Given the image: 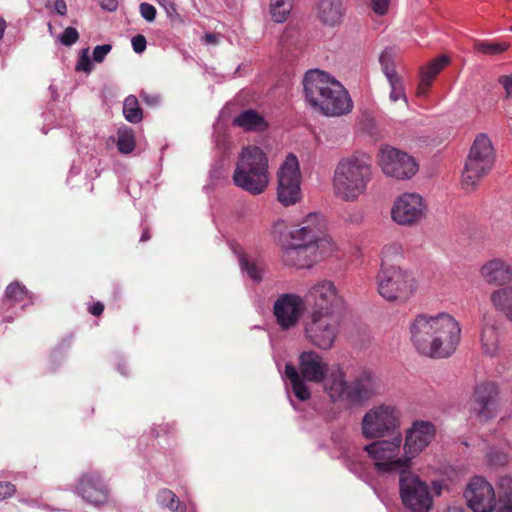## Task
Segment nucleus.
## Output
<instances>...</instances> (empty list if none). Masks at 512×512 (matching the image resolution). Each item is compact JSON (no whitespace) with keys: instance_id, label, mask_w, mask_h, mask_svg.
Instances as JSON below:
<instances>
[{"instance_id":"nucleus-1","label":"nucleus","mask_w":512,"mask_h":512,"mask_svg":"<svg viewBox=\"0 0 512 512\" xmlns=\"http://www.w3.org/2000/svg\"><path fill=\"white\" fill-rule=\"evenodd\" d=\"M326 218L319 213L308 214L298 227L290 228L277 220L271 233L287 248V255H297L298 267H310L332 251V241L327 235Z\"/></svg>"},{"instance_id":"nucleus-2","label":"nucleus","mask_w":512,"mask_h":512,"mask_svg":"<svg viewBox=\"0 0 512 512\" xmlns=\"http://www.w3.org/2000/svg\"><path fill=\"white\" fill-rule=\"evenodd\" d=\"M410 339L416 350L430 358H447L457 349L462 327L450 313L418 314L409 325Z\"/></svg>"},{"instance_id":"nucleus-3","label":"nucleus","mask_w":512,"mask_h":512,"mask_svg":"<svg viewBox=\"0 0 512 512\" xmlns=\"http://www.w3.org/2000/svg\"><path fill=\"white\" fill-rule=\"evenodd\" d=\"M372 178L373 168L365 156L351 154L342 157L332 176L333 194L342 202H357L366 195Z\"/></svg>"},{"instance_id":"nucleus-4","label":"nucleus","mask_w":512,"mask_h":512,"mask_svg":"<svg viewBox=\"0 0 512 512\" xmlns=\"http://www.w3.org/2000/svg\"><path fill=\"white\" fill-rule=\"evenodd\" d=\"M399 252L400 248L395 244L386 245L381 251L382 264L377 275V289L390 302L406 301L417 290V281L411 272L387 263L391 255H399Z\"/></svg>"},{"instance_id":"nucleus-5","label":"nucleus","mask_w":512,"mask_h":512,"mask_svg":"<svg viewBox=\"0 0 512 512\" xmlns=\"http://www.w3.org/2000/svg\"><path fill=\"white\" fill-rule=\"evenodd\" d=\"M496 151L490 137L479 134L475 137L465 158L460 176V186L466 192H474L481 181L494 168Z\"/></svg>"},{"instance_id":"nucleus-6","label":"nucleus","mask_w":512,"mask_h":512,"mask_svg":"<svg viewBox=\"0 0 512 512\" xmlns=\"http://www.w3.org/2000/svg\"><path fill=\"white\" fill-rule=\"evenodd\" d=\"M234 183L243 190L259 195L269 183L268 158L257 146L242 149L233 174Z\"/></svg>"},{"instance_id":"nucleus-7","label":"nucleus","mask_w":512,"mask_h":512,"mask_svg":"<svg viewBox=\"0 0 512 512\" xmlns=\"http://www.w3.org/2000/svg\"><path fill=\"white\" fill-rule=\"evenodd\" d=\"M364 447L375 470L380 474L402 473L410 470L411 464L403 451V437L400 432L388 439H373Z\"/></svg>"},{"instance_id":"nucleus-8","label":"nucleus","mask_w":512,"mask_h":512,"mask_svg":"<svg viewBox=\"0 0 512 512\" xmlns=\"http://www.w3.org/2000/svg\"><path fill=\"white\" fill-rule=\"evenodd\" d=\"M328 362L315 351H305L299 356V372L291 365L285 366V376L290 381L294 395L300 400H308L311 391L305 381L321 383L329 372Z\"/></svg>"},{"instance_id":"nucleus-9","label":"nucleus","mask_w":512,"mask_h":512,"mask_svg":"<svg viewBox=\"0 0 512 512\" xmlns=\"http://www.w3.org/2000/svg\"><path fill=\"white\" fill-rule=\"evenodd\" d=\"M402 414L393 404H379L370 408L361 421V433L365 439H380L395 435L401 427Z\"/></svg>"},{"instance_id":"nucleus-10","label":"nucleus","mask_w":512,"mask_h":512,"mask_svg":"<svg viewBox=\"0 0 512 512\" xmlns=\"http://www.w3.org/2000/svg\"><path fill=\"white\" fill-rule=\"evenodd\" d=\"M304 92L307 102L318 111H334L335 107L327 102L326 96L342 93V84L321 70H310L304 80Z\"/></svg>"},{"instance_id":"nucleus-11","label":"nucleus","mask_w":512,"mask_h":512,"mask_svg":"<svg viewBox=\"0 0 512 512\" xmlns=\"http://www.w3.org/2000/svg\"><path fill=\"white\" fill-rule=\"evenodd\" d=\"M401 502L409 512H430L433 507V493L427 482L410 470L399 476Z\"/></svg>"},{"instance_id":"nucleus-12","label":"nucleus","mask_w":512,"mask_h":512,"mask_svg":"<svg viewBox=\"0 0 512 512\" xmlns=\"http://www.w3.org/2000/svg\"><path fill=\"white\" fill-rule=\"evenodd\" d=\"M340 329V320L334 312H311L309 319L304 325L306 338L322 350L332 348L340 333Z\"/></svg>"},{"instance_id":"nucleus-13","label":"nucleus","mask_w":512,"mask_h":512,"mask_svg":"<svg viewBox=\"0 0 512 512\" xmlns=\"http://www.w3.org/2000/svg\"><path fill=\"white\" fill-rule=\"evenodd\" d=\"M428 214L426 199L416 192L398 195L390 209L391 220L399 226L412 227L421 223Z\"/></svg>"},{"instance_id":"nucleus-14","label":"nucleus","mask_w":512,"mask_h":512,"mask_svg":"<svg viewBox=\"0 0 512 512\" xmlns=\"http://www.w3.org/2000/svg\"><path fill=\"white\" fill-rule=\"evenodd\" d=\"M277 199L283 206H291L301 200V172L294 154H289L279 168Z\"/></svg>"},{"instance_id":"nucleus-15","label":"nucleus","mask_w":512,"mask_h":512,"mask_svg":"<svg viewBox=\"0 0 512 512\" xmlns=\"http://www.w3.org/2000/svg\"><path fill=\"white\" fill-rule=\"evenodd\" d=\"M378 165L386 176L397 180L410 179L418 171V163L412 156L388 145L381 147Z\"/></svg>"},{"instance_id":"nucleus-16","label":"nucleus","mask_w":512,"mask_h":512,"mask_svg":"<svg viewBox=\"0 0 512 512\" xmlns=\"http://www.w3.org/2000/svg\"><path fill=\"white\" fill-rule=\"evenodd\" d=\"M305 300L313 307L312 312H333L342 307L344 300L334 282L321 280L313 284L305 295Z\"/></svg>"},{"instance_id":"nucleus-17","label":"nucleus","mask_w":512,"mask_h":512,"mask_svg":"<svg viewBox=\"0 0 512 512\" xmlns=\"http://www.w3.org/2000/svg\"><path fill=\"white\" fill-rule=\"evenodd\" d=\"M305 299L294 293L280 295L273 305L278 325L283 330L295 327L306 310Z\"/></svg>"},{"instance_id":"nucleus-18","label":"nucleus","mask_w":512,"mask_h":512,"mask_svg":"<svg viewBox=\"0 0 512 512\" xmlns=\"http://www.w3.org/2000/svg\"><path fill=\"white\" fill-rule=\"evenodd\" d=\"M436 434L435 426L428 421L416 420L406 429L403 451L409 462L424 451L432 442Z\"/></svg>"},{"instance_id":"nucleus-19","label":"nucleus","mask_w":512,"mask_h":512,"mask_svg":"<svg viewBox=\"0 0 512 512\" xmlns=\"http://www.w3.org/2000/svg\"><path fill=\"white\" fill-rule=\"evenodd\" d=\"M465 498L474 512H492L495 504V492L492 485L483 477H473L465 490Z\"/></svg>"},{"instance_id":"nucleus-20","label":"nucleus","mask_w":512,"mask_h":512,"mask_svg":"<svg viewBox=\"0 0 512 512\" xmlns=\"http://www.w3.org/2000/svg\"><path fill=\"white\" fill-rule=\"evenodd\" d=\"M398 55L393 48H386L383 50L379 57V62L382 67V71L385 74L388 83L390 85L389 99L392 102L403 100L406 104L408 103L405 85L402 76L396 71V63Z\"/></svg>"},{"instance_id":"nucleus-21","label":"nucleus","mask_w":512,"mask_h":512,"mask_svg":"<svg viewBox=\"0 0 512 512\" xmlns=\"http://www.w3.org/2000/svg\"><path fill=\"white\" fill-rule=\"evenodd\" d=\"M499 396L497 384L486 382L478 385L474 392V410L483 419L494 417L499 407Z\"/></svg>"},{"instance_id":"nucleus-22","label":"nucleus","mask_w":512,"mask_h":512,"mask_svg":"<svg viewBox=\"0 0 512 512\" xmlns=\"http://www.w3.org/2000/svg\"><path fill=\"white\" fill-rule=\"evenodd\" d=\"M479 275L488 285L505 287L512 282V264L501 257L490 258L480 266Z\"/></svg>"},{"instance_id":"nucleus-23","label":"nucleus","mask_w":512,"mask_h":512,"mask_svg":"<svg viewBox=\"0 0 512 512\" xmlns=\"http://www.w3.org/2000/svg\"><path fill=\"white\" fill-rule=\"evenodd\" d=\"M479 343L482 353L494 356L499 351V326L497 317L491 313H485L482 317L479 332Z\"/></svg>"},{"instance_id":"nucleus-24","label":"nucleus","mask_w":512,"mask_h":512,"mask_svg":"<svg viewBox=\"0 0 512 512\" xmlns=\"http://www.w3.org/2000/svg\"><path fill=\"white\" fill-rule=\"evenodd\" d=\"M77 490L83 499L94 505H102L108 498L106 486L96 473L84 475L79 482Z\"/></svg>"},{"instance_id":"nucleus-25","label":"nucleus","mask_w":512,"mask_h":512,"mask_svg":"<svg viewBox=\"0 0 512 512\" xmlns=\"http://www.w3.org/2000/svg\"><path fill=\"white\" fill-rule=\"evenodd\" d=\"M323 382L325 392L332 401L348 402L349 382L346 381L345 373L341 368L331 369Z\"/></svg>"},{"instance_id":"nucleus-26","label":"nucleus","mask_w":512,"mask_h":512,"mask_svg":"<svg viewBox=\"0 0 512 512\" xmlns=\"http://www.w3.org/2000/svg\"><path fill=\"white\" fill-rule=\"evenodd\" d=\"M344 15L342 0H318L316 4L317 18L327 26L340 24Z\"/></svg>"},{"instance_id":"nucleus-27","label":"nucleus","mask_w":512,"mask_h":512,"mask_svg":"<svg viewBox=\"0 0 512 512\" xmlns=\"http://www.w3.org/2000/svg\"><path fill=\"white\" fill-rule=\"evenodd\" d=\"M374 394L373 378L370 373L364 372L349 382L348 403H361Z\"/></svg>"},{"instance_id":"nucleus-28","label":"nucleus","mask_w":512,"mask_h":512,"mask_svg":"<svg viewBox=\"0 0 512 512\" xmlns=\"http://www.w3.org/2000/svg\"><path fill=\"white\" fill-rule=\"evenodd\" d=\"M489 300L496 311L512 322V285L493 290Z\"/></svg>"},{"instance_id":"nucleus-29","label":"nucleus","mask_w":512,"mask_h":512,"mask_svg":"<svg viewBox=\"0 0 512 512\" xmlns=\"http://www.w3.org/2000/svg\"><path fill=\"white\" fill-rule=\"evenodd\" d=\"M233 123L245 131L253 132H262L268 127L265 118L255 110H245L241 112L234 119Z\"/></svg>"},{"instance_id":"nucleus-30","label":"nucleus","mask_w":512,"mask_h":512,"mask_svg":"<svg viewBox=\"0 0 512 512\" xmlns=\"http://www.w3.org/2000/svg\"><path fill=\"white\" fill-rule=\"evenodd\" d=\"M327 102L335 107L334 111H320L327 116H340L346 114L352 109V101L348 95V92L342 86V93L337 96L334 93H329L327 96Z\"/></svg>"},{"instance_id":"nucleus-31","label":"nucleus","mask_w":512,"mask_h":512,"mask_svg":"<svg viewBox=\"0 0 512 512\" xmlns=\"http://www.w3.org/2000/svg\"><path fill=\"white\" fill-rule=\"evenodd\" d=\"M292 1L270 0V15L274 22L283 23L287 20L292 8Z\"/></svg>"},{"instance_id":"nucleus-32","label":"nucleus","mask_w":512,"mask_h":512,"mask_svg":"<svg viewBox=\"0 0 512 512\" xmlns=\"http://www.w3.org/2000/svg\"><path fill=\"white\" fill-rule=\"evenodd\" d=\"M510 47V44L506 41H479L476 42L474 48L477 52L484 55H499L505 52Z\"/></svg>"},{"instance_id":"nucleus-33","label":"nucleus","mask_w":512,"mask_h":512,"mask_svg":"<svg viewBox=\"0 0 512 512\" xmlns=\"http://www.w3.org/2000/svg\"><path fill=\"white\" fill-rule=\"evenodd\" d=\"M123 113L125 118L132 123H138L142 119V110L139 107L138 99L130 95L123 104Z\"/></svg>"},{"instance_id":"nucleus-34","label":"nucleus","mask_w":512,"mask_h":512,"mask_svg":"<svg viewBox=\"0 0 512 512\" xmlns=\"http://www.w3.org/2000/svg\"><path fill=\"white\" fill-rule=\"evenodd\" d=\"M117 147L123 154H129L134 150L135 137L131 129H119Z\"/></svg>"},{"instance_id":"nucleus-35","label":"nucleus","mask_w":512,"mask_h":512,"mask_svg":"<svg viewBox=\"0 0 512 512\" xmlns=\"http://www.w3.org/2000/svg\"><path fill=\"white\" fill-rule=\"evenodd\" d=\"M5 298L12 304L20 303L28 298V291L19 282H13L6 288Z\"/></svg>"},{"instance_id":"nucleus-36","label":"nucleus","mask_w":512,"mask_h":512,"mask_svg":"<svg viewBox=\"0 0 512 512\" xmlns=\"http://www.w3.org/2000/svg\"><path fill=\"white\" fill-rule=\"evenodd\" d=\"M239 263L251 279L255 281L261 280L262 268L256 262L252 261L246 254L239 256Z\"/></svg>"},{"instance_id":"nucleus-37","label":"nucleus","mask_w":512,"mask_h":512,"mask_svg":"<svg viewBox=\"0 0 512 512\" xmlns=\"http://www.w3.org/2000/svg\"><path fill=\"white\" fill-rule=\"evenodd\" d=\"M448 64L447 57H440L431 61L427 66L421 69V75L429 77V80L433 82L438 73Z\"/></svg>"},{"instance_id":"nucleus-38","label":"nucleus","mask_w":512,"mask_h":512,"mask_svg":"<svg viewBox=\"0 0 512 512\" xmlns=\"http://www.w3.org/2000/svg\"><path fill=\"white\" fill-rule=\"evenodd\" d=\"M160 502L171 510H177L179 506L176 495L170 490H162L159 494Z\"/></svg>"},{"instance_id":"nucleus-39","label":"nucleus","mask_w":512,"mask_h":512,"mask_svg":"<svg viewBox=\"0 0 512 512\" xmlns=\"http://www.w3.org/2000/svg\"><path fill=\"white\" fill-rule=\"evenodd\" d=\"M92 69H93V65L90 60L89 50L84 49L81 51V53L79 55V58H78V61L76 64V70L82 71V72H85L88 74L92 71Z\"/></svg>"},{"instance_id":"nucleus-40","label":"nucleus","mask_w":512,"mask_h":512,"mask_svg":"<svg viewBox=\"0 0 512 512\" xmlns=\"http://www.w3.org/2000/svg\"><path fill=\"white\" fill-rule=\"evenodd\" d=\"M79 39L78 31L73 27H67L60 35L59 40L63 45L71 46Z\"/></svg>"},{"instance_id":"nucleus-41","label":"nucleus","mask_w":512,"mask_h":512,"mask_svg":"<svg viewBox=\"0 0 512 512\" xmlns=\"http://www.w3.org/2000/svg\"><path fill=\"white\" fill-rule=\"evenodd\" d=\"M112 46L110 44L98 45L93 50V60L97 63L104 61L106 55L111 51Z\"/></svg>"},{"instance_id":"nucleus-42","label":"nucleus","mask_w":512,"mask_h":512,"mask_svg":"<svg viewBox=\"0 0 512 512\" xmlns=\"http://www.w3.org/2000/svg\"><path fill=\"white\" fill-rule=\"evenodd\" d=\"M432 81L429 80V77H424L421 75L420 81L416 90V96L420 98H424L428 95L430 87L432 85Z\"/></svg>"},{"instance_id":"nucleus-43","label":"nucleus","mask_w":512,"mask_h":512,"mask_svg":"<svg viewBox=\"0 0 512 512\" xmlns=\"http://www.w3.org/2000/svg\"><path fill=\"white\" fill-rule=\"evenodd\" d=\"M500 506L497 512H512V491L505 493L499 499Z\"/></svg>"},{"instance_id":"nucleus-44","label":"nucleus","mask_w":512,"mask_h":512,"mask_svg":"<svg viewBox=\"0 0 512 512\" xmlns=\"http://www.w3.org/2000/svg\"><path fill=\"white\" fill-rule=\"evenodd\" d=\"M140 13L144 19L151 22L156 17V9L153 5L148 3H142L140 5Z\"/></svg>"},{"instance_id":"nucleus-45","label":"nucleus","mask_w":512,"mask_h":512,"mask_svg":"<svg viewBox=\"0 0 512 512\" xmlns=\"http://www.w3.org/2000/svg\"><path fill=\"white\" fill-rule=\"evenodd\" d=\"M390 0H371V7L378 15H384L388 11Z\"/></svg>"},{"instance_id":"nucleus-46","label":"nucleus","mask_w":512,"mask_h":512,"mask_svg":"<svg viewBox=\"0 0 512 512\" xmlns=\"http://www.w3.org/2000/svg\"><path fill=\"white\" fill-rule=\"evenodd\" d=\"M15 486L10 482H0V501L14 495Z\"/></svg>"},{"instance_id":"nucleus-47","label":"nucleus","mask_w":512,"mask_h":512,"mask_svg":"<svg viewBox=\"0 0 512 512\" xmlns=\"http://www.w3.org/2000/svg\"><path fill=\"white\" fill-rule=\"evenodd\" d=\"M131 42L136 53H142L146 48V39L143 35L134 36Z\"/></svg>"},{"instance_id":"nucleus-48","label":"nucleus","mask_w":512,"mask_h":512,"mask_svg":"<svg viewBox=\"0 0 512 512\" xmlns=\"http://www.w3.org/2000/svg\"><path fill=\"white\" fill-rule=\"evenodd\" d=\"M499 82L504 87L507 96H512V75L501 76Z\"/></svg>"},{"instance_id":"nucleus-49","label":"nucleus","mask_w":512,"mask_h":512,"mask_svg":"<svg viewBox=\"0 0 512 512\" xmlns=\"http://www.w3.org/2000/svg\"><path fill=\"white\" fill-rule=\"evenodd\" d=\"M489 461L495 465H502L507 461V454L504 452H499L495 456L491 453L488 454Z\"/></svg>"},{"instance_id":"nucleus-50","label":"nucleus","mask_w":512,"mask_h":512,"mask_svg":"<svg viewBox=\"0 0 512 512\" xmlns=\"http://www.w3.org/2000/svg\"><path fill=\"white\" fill-rule=\"evenodd\" d=\"M54 9L60 15H65L67 12V5L65 0H55Z\"/></svg>"},{"instance_id":"nucleus-51","label":"nucleus","mask_w":512,"mask_h":512,"mask_svg":"<svg viewBox=\"0 0 512 512\" xmlns=\"http://www.w3.org/2000/svg\"><path fill=\"white\" fill-rule=\"evenodd\" d=\"M104 310V305L101 302L94 303L90 308L89 312L94 316H99L102 314Z\"/></svg>"},{"instance_id":"nucleus-52","label":"nucleus","mask_w":512,"mask_h":512,"mask_svg":"<svg viewBox=\"0 0 512 512\" xmlns=\"http://www.w3.org/2000/svg\"><path fill=\"white\" fill-rule=\"evenodd\" d=\"M100 5L104 9L113 11L117 8V1L116 0H100Z\"/></svg>"},{"instance_id":"nucleus-53","label":"nucleus","mask_w":512,"mask_h":512,"mask_svg":"<svg viewBox=\"0 0 512 512\" xmlns=\"http://www.w3.org/2000/svg\"><path fill=\"white\" fill-rule=\"evenodd\" d=\"M205 42L209 44H216L217 43V36L214 34H206L205 35Z\"/></svg>"},{"instance_id":"nucleus-54","label":"nucleus","mask_w":512,"mask_h":512,"mask_svg":"<svg viewBox=\"0 0 512 512\" xmlns=\"http://www.w3.org/2000/svg\"><path fill=\"white\" fill-rule=\"evenodd\" d=\"M347 221L349 223H354V224H358L362 221V215L361 214H357L355 217H349L347 219Z\"/></svg>"},{"instance_id":"nucleus-55","label":"nucleus","mask_w":512,"mask_h":512,"mask_svg":"<svg viewBox=\"0 0 512 512\" xmlns=\"http://www.w3.org/2000/svg\"><path fill=\"white\" fill-rule=\"evenodd\" d=\"M6 29V21L3 18H0V40L4 35V31Z\"/></svg>"},{"instance_id":"nucleus-56","label":"nucleus","mask_w":512,"mask_h":512,"mask_svg":"<svg viewBox=\"0 0 512 512\" xmlns=\"http://www.w3.org/2000/svg\"><path fill=\"white\" fill-rule=\"evenodd\" d=\"M445 512H464V511L459 507H449Z\"/></svg>"},{"instance_id":"nucleus-57","label":"nucleus","mask_w":512,"mask_h":512,"mask_svg":"<svg viewBox=\"0 0 512 512\" xmlns=\"http://www.w3.org/2000/svg\"><path fill=\"white\" fill-rule=\"evenodd\" d=\"M433 489L436 494H440V487L437 482H433Z\"/></svg>"},{"instance_id":"nucleus-58","label":"nucleus","mask_w":512,"mask_h":512,"mask_svg":"<svg viewBox=\"0 0 512 512\" xmlns=\"http://www.w3.org/2000/svg\"><path fill=\"white\" fill-rule=\"evenodd\" d=\"M149 237H150V236H149L148 232H144V233L142 234V236H141V241H146V240H148V239H149Z\"/></svg>"},{"instance_id":"nucleus-59","label":"nucleus","mask_w":512,"mask_h":512,"mask_svg":"<svg viewBox=\"0 0 512 512\" xmlns=\"http://www.w3.org/2000/svg\"><path fill=\"white\" fill-rule=\"evenodd\" d=\"M511 30H512V26H511Z\"/></svg>"}]
</instances>
